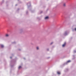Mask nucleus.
Returning a JSON list of instances; mask_svg holds the SVG:
<instances>
[{"instance_id":"a211bd4d","label":"nucleus","mask_w":76,"mask_h":76,"mask_svg":"<svg viewBox=\"0 0 76 76\" xmlns=\"http://www.w3.org/2000/svg\"><path fill=\"white\" fill-rule=\"evenodd\" d=\"M42 11H41V13H42Z\"/></svg>"},{"instance_id":"423d86ee","label":"nucleus","mask_w":76,"mask_h":76,"mask_svg":"<svg viewBox=\"0 0 76 76\" xmlns=\"http://www.w3.org/2000/svg\"><path fill=\"white\" fill-rule=\"evenodd\" d=\"M1 48H4V45H1Z\"/></svg>"},{"instance_id":"39448f33","label":"nucleus","mask_w":76,"mask_h":76,"mask_svg":"<svg viewBox=\"0 0 76 76\" xmlns=\"http://www.w3.org/2000/svg\"><path fill=\"white\" fill-rule=\"evenodd\" d=\"M66 45V43H65L63 45H62V47H64L65 45Z\"/></svg>"},{"instance_id":"f8f14e48","label":"nucleus","mask_w":76,"mask_h":76,"mask_svg":"<svg viewBox=\"0 0 76 76\" xmlns=\"http://www.w3.org/2000/svg\"><path fill=\"white\" fill-rule=\"evenodd\" d=\"M74 53H76V50H74Z\"/></svg>"},{"instance_id":"4468645a","label":"nucleus","mask_w":76,"mask_h":76,"mask_svg":"<svg viewBox=\"0 0 76 76\" xmlns=\"http://www.w3.org/2000/svg\"><path fill=\"white\" fill-rule=\"evenodd\" d=\"M53 42H52L50 43V45H51L53 44Z\"/></svg>"},{"instance_id":"6e6552de","label":"nucleus","mask_w":76,"mask_h":76,"mask_svg":"<svg viewBox=\"0 0 76 76\" xmlns=\"http://www.w3.org/2000/svg\"><path fill=\"white\" fill-rule=\"evenodd\" d=\"M36 49L37 50H39V47H36Z\"/></svg>"},{"instance_id":"f257e3e1","label":"nucleus","mask_w":76,"mask_h":76,"mask_svg":"<svg viewBox=\"0 0 76 76\" xmlns=\"http://www.w3.org/2000/svg\"><path fill=\"white\" fill-rule=\"evenodd\" d=\"M68 34V33H67V31H65L63 35L64 36H66V35H67Z\"/></svg>"},{"instance_id":"f3484780","label":"nucleus","mask_w":76,"mask_h":76,"mask_svg":"<svg viewBox=\"0 0 76 76\" xmlns=\"http://www.w3.org/2000/svg\"><path fill=\"white\" fill-rule=\"evenodd\" d=\"M14 44H15V42H14Z\"/></svg>"},{"instance_id":"dca6fc26","label":"nucleus","mask_w":76,"mask_h":76,"mask_svg":"<svg viewBox=\"0 0 76 76\" xmlns=\"http://www.w3.org/2000/svg\"><path fill=\"white\" fill-rule=\"evenodd\" d=\"M75 30L76 31V28L75 29Z\"/></svg>"},{"instance_id":"6ab92c4d","label":"nucleus","mask_w":76,"mask_h":76,"mask_svg":"<svg viewBox=\"0 0 76 76\" xmlns=\"http://www.w3.org/2000/svg\"><path fill=\"white\" fill-rule=\"evenodd\" d=\"M10 58H12V57H10Z\"/></svg>"},{"instance_id":"9b49d317","label":"nucleus","mask_w":76,"mask_h":76,"mask_svg":"<svg viewBox=\"0 0 76 76\" xmlns=\"http://www.w3.org/2000/svg\"><path fill=\"white\" fill-rule=\"evenodd\" d=\"M6 37H9V35L8 34H6L5 35Z\"/></svg>"},{"instance_id":"0eeeda50","label":"nucleus","mask_w":76,"mask_h":76,"mask_svg":"<svg viewBox=\"0 0 76 76\" xmlns=\"http://www.w3.org/2000/svg\"><path fill=\"white\" fill-rule=\"evenodd\" d=\"M57 73L58 74V75H60V72H57Z\"/></svg>"},{"instance_id":"aec40b11","label":"nucleus","mask_w":76,"mask_h":76,"mask_svg":"<svg viewBox=\"0 0 76 76\" xmlns=\"http://www.w3.org/2000/svg\"><path fill=\"white\" fill-rule=\"evenodd\" d=\"M15 6H17V5H16Z\"/></svg>"},{"instance_id":"20e7f679","label":"nucleus","mask_w":76,"mask_h":76,"mask_svg":"<svg viewBox=\"0 0 76 76\" xmlns=\"http://www.w3.org/2000/svg\"><path fill=\"white\" fill-rule=\"evenodd\" d=\"M27 4L28 6V7H29L31 6V3L30 2L28 3Z\"/></svg>"},{"instance_id":"ddd939ff","label":"nucleus","mask_w":76,"mask_h":76,"mask_svg":"<svg viewBox=\"0 0 76 76\" xmlns=\"http://www.w3.org/2000/svg\"><path fill=\"white\" fill-rule=\"evenodd\" d=\"M20 32H22V31H23V30H22V29H21L20 30Z\"/></svg>"},{"instance_id":"f03ea898","label":"nucleus","mask_w":76,"mask_h":76,"mask_svg":"<svg viewBox=\"0 0 76 76\" xmlns=\"http://www.w3.org/2000/svg\"><path fill=\"white\" fill-rule=\"evenodd\" d=\"M70 62H71V61H70V60L66 62L65 63V64H67L68 63H69Z\"/></svg>"},{"instance_id":"9d476101","label":"nucleus","mask_w":76,"mask_h":76,"mask_svg":"<svg viewBox=\"0 0 76 76\" xmlns=\"http://www.w3.org/2000/svg\"><path fill=\"white\" fill-rule=\"evenodd\" d=\"M63 6H64V7H65V6H66V3H64L63 4Z\"/></svg>"},{"instance_id":"7ed1b4c3","label":"nucleus","mask_w":76,"mask_h":76,"mask_svg":"<svg viewBox=\"0 0 76 76\" xmlns=\"http://www.w3.org/2000/svg\"><path fill=\"white\" fill-rule=\"evenodd\" d=\"M48 19H49V17H48V16L46 17L45 18V20H48Z\"/></svg>"},{"instance_id":"1a4fd4ad","label":"nucleus","mask_w":76,"mask_h":76,"mask_svg":"<svg viewBox=\"0 0 76 76\" xmlns=\"http://www.w3.org/2000/svg\"><path fill=\"white\" fill-rule=\"evenodd\" d=\"M21 68H22V66H20L18 67L19 69H21Z\"/></svg>"},{"instance_id":"2eb2a0df","label":"nucleus","mask_w":76,"mask_h":76,"mask_svg":"<svg viewBox=\"0 0 76 76\" xmlns=\"http://www.w3.org/2000/svg\"><path fill=\"white\" fill-rule=\"evenodd\" d=\"M47 51H49V49L48 48V49H47Z\"/></svg>"}]
</instances>
